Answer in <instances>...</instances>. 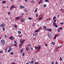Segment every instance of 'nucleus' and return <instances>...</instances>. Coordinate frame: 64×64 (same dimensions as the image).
Segmentation results:
<instances>
[{"mask_svg": "<svg viewBox=\"0 0 64 64\" xmlns=\"http://www.w3.org/2000/svg\"><path fill=\"white\" fill-rule=\"evenodd\" d=\"M24 50V48H22L21 50H20V53H22V52L23 50Z\"/></svg>", "mask_w": 64, "mask_h": 64, "instance_id": "4be33fe9", "label": "nucleus"}, {"mask_svg": "<svg viewBox=\"0 0 64 64\" xmlns=\"http://www.w3.org/2000/svg\"><path fill=\"white\" fill-rule=\"evenodd\" d=\"M11 64H16L15 62H13L11 63Z\"/></svg>", "mask_w": 64, "mask_h": 64, "instance_id": "13d9d810", "label": "nucleus"}, {"mask_svg": "<svg viewBox=\"0 0 64 64\" xmlns=\"http://www.w3.org/2000/svg\"><path fill=\"white\" fill-rule=\"evenodd\" d=\"M43 28H44V29H45V30H46L47 29V28H46V26H44L43 27Z\"/></svg>", "mask_w": 64, "mask_h": 64, "instance_id": "4468645a", "label": "nucleus"}, {"mask_svg": "<svg viewBox=\"0 0 64 64\" xmlns=\"http://www.w3.org/2000/svg\"><path fill=\"white\" fill-rule=\"evenodd\" d=\"M43 2V0H41L39 2L38 4H41L42 2Z\"/></svg>", "mask_w": 64, "mask_h": 64, "instance_id": "f8f14e48", "label": "nucleus"}, {"mask_svg": "<svg viewBox=\"0 0 64 64\" xmlns=\"http://www.w3.org/2000/svg\"><path fill=\"white\" fill-rule=\"evenodd\" d=\"M7 48H6L5 49V53H6L7 52Z\"/></svg>", "mask_w": 64, "mask_h": 64, "instance_id": "72a5a7b5", "label": "nucleus"}, {"mask_svg": "<svg viewBox=\"0 0 64 64\" xmlns=\"http://www.w3.org/2000/svg\"><path fill=\"white\" fill-rule=\"evenodd\" d=\"M20 17L19 16H18L17 17H16L15 18L16 20H17L18 19H19Z\"/></svg>", "mask_w": 64, "mask_h": 64, "instance_id": "412c9836", "label": "nucleus"}, {"mask_svg": "<svg viewBox=\"0 0 64 64\" xmlns=\"http://www.w3.org/2000/svg\"><path fill=\"white\" fill-rule=\"evenodd\" d=\"M3 52V50H1L0 51V53H2Z\"/></svg>", "mask_w": 64, "mask_h": 64, "instance_id": "a19ab883", "label": "nucleus"}, {"mask_svg": "<svg viewBox=\"0 0 64 64\" xmlns=\"http://www.w3.org/2000/svg\"><path fill=\"white\" fill-rule=\"evenodd\" d=\"M43 18V17H42L40 18L39 19V20H42V18Z\"/></svg>", "mask_w": 64, "mask_h": 64, "instance_id": "c9c22d12", "label": "nucleus"}, {"mask_svg": "<svg viewBox=\"0 0 64 64\" xmlns=\"http://www.w3.org/2000/svg\"><path fill=\"white\" fill-rule=\"evenodd\" d=\"M17 45H18L16 44H14V46H17Z\"/></svg>", "mask_w": 64, "mask_h": 64, "instance_id": "79ce46f5", "label": "nucleus"}, {"mask_svg": "<svg viewBox=\"0 0 64 64\" xmlns=\"http://www.w3.org/2000/svg\"><path fill=\"white\" fill-rule=\"evenodd\" d=\"M58 62H56L55 64H58Z\"/></svg>", "mask_w": 64, "mask_h": 64, "instance_id": "774afa93", "label": "nucleus"}, {"mask_svg": "<svg viewBox=\"0 0 64 64\" xmlns=\"http://www.w3.org/2000/svg\"><path fill=\"white\" fill-rule=\"evenodd\" d=\"M14 52H11L10 53V54L12 55H13V54H14Z\"/></svg>", "mask_w": 64, "mask_h": 64, "instance_id": "473e14b6", "label": "nucleus"}, {"mask_svg": "<svg viewBox=\"0 0 64 64\" xmlns=\"http://www.w3.org/2000/svg\"><path fill=\"white\" fill-rule=\"evenodd\" d=\"M5 26V25L4 23H3L2 24L0 25V27H4Z\"/></svg>", "mask_w": 64, "mask_h": 64, "instance_id": "0eeeda50", "label": "nucleus"}, {"mask_svg": "<svg viewBox=\"0 0 64 64\" xmlns=\"http://www.w3.org/2000/svg\"><path fill=\"white\" fill-rule=\"evenodd\" d=\"M51 64H54V61H52V62Z\"/></svg>", "mask_w": 64, "mask_h": 64, "instance_id": "e433bc0d", "label": "nucleus"}, {"mask_svg": "<svg viewBox=\"0 0 64 64\" xmlns=\"http://www.w3.org/2000/svg\"><path fill=\"white\" fill-rule=\"evenodd\" d=\"M1 43H2V45L3 46H4L5 45V40H4L3 39H2L1 41Z\"/></svg>", "mask_w": 64, "mask_h": 64, "instance_id": "f03ea898", "label": "nucleus"}, {"mask_svg": "<svg viewBox=\"0 0 64 64\" xmlns=\"http://www.w3.org/2000/svg\"><path fill=\"white\" fill-rule=\"evenodd\" d=\"M23 43H22V44H20V46L22 47V45H23Z\"/></svg>", "mask_w": 64, "mask_h": 64, "instance_id": "6e6d98bb", "label": "nucleus"}, {"mask_svg": "<svg viewBox=\"0 0 64 64\" xmlns=\"http://www.w3.org/2000/svg\"><path fill=\"white\" fill-rule=\"evenodd\" d=\"M34 48H35V49L36 50L37 49H38V47H36V46H35L34 47Z\"/></svg>", "mask_w": 64, "mask_h": 64, "instance_id": "58836bf2", "label": "nucleus"}, {"mask_svg": "<svg viewBox=\"0 0 64 64\" xmlns=\"http://www.w3.org/2000/svg\"><path fill=\"white\" fill-rule=\"evenodd\" d=\"M11 2H13L14 1V0H10Z\"/></svg>", "mask_w": 64, "mask_h": 64, "instance_id": "052dcab7", "label": "nucleus"}, {"mask_svg": "<svg viewBox=\"0 0 64 64\" xmlns=\"http://www.w3.org/2000/svg\"><path fill=\"white\" fill-rule=\"evenodd\" d=\"M37 8H36L35 10L34 11L35 13H36V12H37Z\"/></svg>", "mask_w": 64, "mask_h": 64, "instance_id": "4c0bfd02", "label": "nucleus"}, {"mask_svg": "<svg viewBox=\"0 0 64 64\" xmlns=\"http://www.w3.org/2000/svg\"><path fill=\"white\" fill-rule=\"evenodd\" d=\"M30 49L32 51H33V48H32V47H31L30 48Z\"/></svg>", "mask_w": 64, "mask_h": 64, "instance_id": "6ab92c4d", "label": "nucleus"}, {"mask_svg": "<svg viewBox=\"0 0 64 64\" xmlns=\"http://www.w3.org/2000/svg\"><path fill=\"white\" fill-rule=\"evenodd\" d=\"M10 45V46H13V43H11Z\"/></svg>", "mask_w": 64, "mask_h": 64, "instance_id": "864d4df0", "label": "nucleus"}, {"mask_svg": "<svg viewBox=\"0 0 64 64\" xmlns=\"http://www.w3.org/2000/svg\"><path fill=\"white\" fill-rule=\"evenodd\" d=\"M8 15H11V14L10 13V12H8Z\"/></svg>", "mask_w": 64, "mask_h": 64, "instance_id": "8fccbe9b", "label": "nucleus"}, {"mask_svg": "<svg viewBox=\"0 0 64 64\" xmlns=\"http://www.w3.org/2000/svg\"><path fill=\"white\" fill-rule=\"evenodd\" d=\"M62 27H60L58 28V29H59V30H60V29L62 30Z\"/></svg>", "mask_w": 64, "mask_h": 64, "instance_id": "3c124183", "label": "nucleus"}, {"mask_svg": "<svg viewBox=\"0 0 64 64\" xmlns=\"http://www.w3.org/2000/svg\"><path fill=\"white\" fill-rule=\"evenodd\" d=\"M56 37L55 36H54V39H56Z\"/></svg>", "mask_w": 64, "mask_h": 64, "instance_id": "603ef678", "label": "nucleus"}, {"mask_svg": "<svg viewBox=\"0 0 64 64\" xmlns=\"http://www.w3.org/2000/svg\"><path fill=\"white\" fill-rule=\"evenodd\" d=\"M35 32H39V30H36L35 31Z\"/></svg>", "mask_w": 64, "mask_h": 64, "instance_id": "5701e85b", "label": "nucleus"}, {"mask_svg": "<svg viewBox=\"0 0 64 64\" xmlns=\"http://www.w3.org/2000/svg\"><path fill=\"white\" fill-rule=\"evenodd\" d=\"M46 30H47V31H50V32H51V31H52V29L49 28H47Z\"/></svg>", "mask_w": 64, "mask_h": 64, "instance_id": "9d476101", "label": "nucleus"}, {"mask_svg": "<svg viewBox=\"0 0 64 64\" xmlns=\"http://www.w3.org/2000/svg\"><path fill=\"white\" fill-rule=\"evenodd\" d=\"M18 34H21V32L20 31H18Z\"/></svg>", "mask_w": 64, "mask_h": 64, "instance_id": "a878e982", "label": "nucleus"}, {"mask_svg": "<svg viewBox=\"0 0 64 64\" xmlns=\"http://www.w3.org/2000/svg\"><path fill=\"white\" fill-rule=\"evenodd\" d=\"M44 7H46V6H47V5L46 4H44L43 5Z\"/></svg>", "mask_w": 64, "mask_h": 64, "instance_id": "c756f323", "label": "nucleus"}, {"mask_svg": "<svg viewBox=\"0 0 64 64\" xmlns=\"http://www.w3.org/2000/svg\"><path fill=\"white\" fill-rule=\"evenodd\" d=\"M38 47V49H40V48H41V46H39Z\"/></svg>", "mask_w": 64, "mask_h": 64, "instance_id": "aec40b11", "label": "nucleus"}, {"mask_svg": "<svg viewBox=\"0 0 64 64\" xmlns=\"http://www.w3.org/2000/svg\"><path fill=\"white\" fill-rule=\"evenodd\" d=\"M21 20H22V21H21V22H23L24 21H25V19L23 18H21Z\"/></svg>", "mask_w": 64, "mask_h": 64, "instance_id": "6e6552de", "label": "nucleus"}, {"mask_svg": "<svg viewBox=\"0 0 64 64\" xmlns=\"http://www.w3.org/2000/svg\"><path fill=\"white\" fill-rule=\"evenodd\" d=\"M56 22V20H55L54 21V22Z\"/></svg>", "mask_w": 64, "mask_h": 64, "instance_id": "e2e57ef3", "label": "nucleus"}, {"mask_svg": "<svg viewBox=\"0 0 64 64\" xmlns=\"http://www.w3.org/2000/svg\"><path fill=\"white\" fill-rule=\"evenodd\" d=\"M60 61H62V60H63L62 59V58H61V56L60 57Z\"/></svg>", "mask_w": 64, "mask_h": 64, "instance_id": "c85d7f7f", "label": "nucleus"}, {"mask_svg": "<svg viewBox=\"0 0 64 64\" xmlns=\"http://www.w3.org/2000/svg\"><path fill=\"white\" fill-rule=\"evenodd\" d=\"M33 63H34V60H32L31 61L30 63V64H33Z\"/></svg>", "mask_w": 64, "mask_h": 64, "instance_id": "b1692460", "label": "nucleus"}, {"mask_svg": "<svg viewBox=\"0 0 64 64\" xmlns=\"http://www.w3.org/2000/svg\"><path fill=\"white\" fill-rule=\"evenodd\" d=\"M60 25H63V24H64V23L63 22H60Z\"/></svg>", "mask_w": 64, "mask_h": 64, "instance_id": "ea45409f", "label": "nucleus"}, {"mask_svg": "<svg viewBox=\"0 0 64 64\" xmlns=\"http://www.w3.org/2000/svg\"><path fill=\"white\" fill-rule=\"evenodd\" d=\"M2 28L3 31H4L5 30V28L3 27Z\"/></svg>", "mask_w": 64, "mask_h": 64, "instance_id": "7c9ffc66", "label": "nucleus"}, {"mask_svg": "<svg viewBox=\"0 0 64 64\" xmlns=\"http://www.w3.org/2000/svg\"><path fill=\"white\" fill-rule=\"evenodd\" d=\"M58 32H60V30H58Z\"/></svg>", "mask_w": 64, "mask_h": 64, "instance_id": "338daca9", "label": "nucleus"}, {"mask_svg": "<svg viewBox=\"0 0 64 64\" xmlns=\"http://www.w3.org/2000/svg\"><path fill=\"white\" fill-rule=\"evenodd\" d=\"M38 64V62H35V64Z\"/></svg>", "mask_w": 64, "mask_h": 64, "instance_id": "5fc2aeb1", "label": "nucleus"}, {"mask_svg": "<svg viewBox=\"0 0 64 64\" xmlns=\"http://www.w3.org/2000/svg\"><path fill=\"white\" fill-rule=\"evenodd\" d=\"M36 26H37L38 27H39L40 26V25L39 24H36Z\"/></svg>", "mask_w": 64, "mask_h": 64, "instance_id": "de8ad7c7", "label": "nucleus"}, {"mask_svg": "<svg viewBox=\"0 0 64 64\" xmlns=\"http://www.w3.org/2000/svg\"><path fill=\"white\" fill-rule=\"evenodd\" d=\"M53 24L54 26H55L56 28H57L58 27V26L56 24V23L55 22H53Z\"/></svg>", "mask_w": 64, "mask_h": 64, "instance_id": "423d86ee", "label": "nucleus"}, {"mask_svg": "<svg viewBox=\"0 0 64 64\" xmlns=\"http://www.w3.org/2000/svg\"><path fill=\"white\" fill-rule=\"evenodd\" d=\"M26 50H28L29 49V48L27 46H26Z\"/></svg>", "mask_w": 64, "mask_h": 64, "instance_id": "dca6fc26", "label": "nucleus"}, {"mask_svg": "<svg viewBox=\"0 0 64 64\" xmlns=\"http://www.w3.org/2000/svg\"><path fill=\"white\" fill-rule=\"evenodd\" d=\"M38 14H36V17H38Z\"/></svg>", "mask_w": 64, "mask_h": 64, "instance_id": "c03bdc74", "label": "nucleus"}, {"mask_svg": "<svg viewBox=\"0 0 64 64\" xmlns=\"http://www.w3.org/2000/svg\"><path fill=\"white\" fill-rule=\"evenodd\" d=\"M28 0H25V2H27Z\"/></svg>", "mask_w": 64, "mask_h": 64, "instance_id": "0e129e2a", "label": "nucleus"}, {"mask_svg": "<svg viewBox=\"0 0 64 64\" xmlns=\"http://www.w3.org/2000/svg\"><path fill=\"white\" fill-rule=\"evenodd\" d=\"M21 47H22V46H19V48L20 49V48H21Z\"/></svg>", "mask_w": 64, "mask_h": 64, "instance_id": "69168bd1", "label": "nucleus"}, {"mask_svg": "<svg viewBox=\"0 0 64 64\" xmlns=\"http://www.w3.org/2000/svg\"><path fill=\"white\" fill-rule=\"evenodd\" d=\"M33 36H37V33H34V34H33Z\"/></svg>", "mask_w": 64, "mask_h": 64, "instance_id": "a211bd4d", "label": "nucleus"}, {"mask_svg": "<svg viewBox=\"0 0 64 64\" xmlns=\"http://www.w3.org/2000/svg\"><path fill=\"white\" fill-rule=\"evenodd\" d=\"M14 43H15V44H17V42H16V41H14Z\"/></svg>", "mask_w": 64, "mask_h": 64, "instance_id": "a18cd8bd", "label": "nucleus"}, {"mask_svg": "<svg viewBox=\"0 0 64 64\" xmlns=\"http://www.w3.org/2000/svg\"><path fill=\"white\" fill-rule=\"evenodd\" d=\"M52 34L51 33H48V36L49 38H52Z\"/></svg>", "mask_w": 64, "mask_h": 64, "instance_id": "39448f33", "label": "nucleus"}, {"mask_svg": "<svg viewBox=\"0 0 64 64\" xmlns=\"http://www.w3.org/2000/svg\"><path fill=\"white\" fill-rule=\"evenodd\" d=\"M51 43L53 45H55V42H52Z\"/></svg>", "mask_w": 64, "mask_h": 64, "instance_id": "2eb2a0df", "label": "nucleus"}, {"mask_svg": "<svg viewBox=\"0 0 64 64\" xmlns=\"http://www.w3.org/2000/svg\"><path fill=\"white\" fill-rule=\"evenodd\" d=\"M59 34H58L55 35L54 36H55L57 37H58V36H59Z\"/></svg>", "mask_w": 64, "mask_h": 64, "instance_id": "f3484780", "label": "nucleus"}, {"mask_svg": "<svg viewBox=\"0 0 64 64\" xmlns=\"http://www.w3.org/2000/svg\"><path fill=\"white\" fill-rule=\"evenodd\" d=\"M13 51V50L12 48V47L11 46H10L9 47V49L8 50V52H10V51L12 52Z\"/></svg>", "mask_w": 64, "mask_h": 64, "instance_id": "7ed1b4c3", "label": "nucleus"}, {"mask_svg": "<svg viewBox=\"0 0 64 64\" xmlns=\"http://www.w3.org/2000/svg\"><path fill=\"white\" fill-rule=\"evenodd\" d=\"M45 2H47L48 3H49V1L48 0H45Z\"/></svg>", "mask_w": 64, "mask_h": 64, "instance_id": "cd10ccee", "label": "nucleus"}, {"mask_svg": "<svg viewBox=\"0 0 64 64\" xmlns=\"http://www.w3.org/2000/svg\"><path fill=\"white\" fill-rule=\"evenodd\" d=\"M34 1L33 0H32V3H34Z\"/></svg>", "mask_w": 64, "mask_h": 64, "instance_id": "bf43d9fd", "label": "nucleus"}, {"mask_svg": "<svg viewBox=\"0 0 64 64\" xmlns=\"http://www.w3.org/2000/svg\"><path fill=\"white\" fill-rule=\"evenodd\" d=\"M20 8H25V7L24 6H20Z\"/></svg>", "mask_w": 64, "mask_h": 64, "instance_id": "ddd939ff", "label": "nucleus"}, {"mask_svg": "<svg viewBox=\"0 0 64 64\" xmlns=\"http://www.w3.org/2000/svg\"><path fill=\"white\" fill-rule=\"evenodd\" d=\"M9 39L11 40V41H13L14 40V38L12 36H10V37H9Z\"/></svg>", "mask_w": 64, "mask_h": 64, "instance_id": "20e7f679", "label": "nucleus"}, {"mask_svg": "<svg viewBox=\"0 0 64 64\" xmlns=\"http://www.w3.org/2000/svg\"><path fill=\"white\" fill-rule=\"evenodd\" d=\"M24 12H27V10L26 8H24Z\"/></svg>", "mask_w": 64, "mask_h": 64, "instance_id": "9b49d317", "label": "nucleus"}, {"mask_svg": "<svg viewBox=\"0 0 64 64\" xmlns=\"http://www.w3.org/2000/svg\"><path fill=\"white\" fill-rule=\"evenodd\" d=\"M14 27H15V28H17V26L16 25H15L14 26Z\"/></svg>", "mask_w": 64, "mask_h": 64, "instance_id": "49530a36", "label": "nucleus"}, {"mask_svg": "<svg viewBox=\"0 0 64 64\" xmlns=\"http://www.w3.org/2000/svg\"><path fill=\"white\" fill-rule=\"evenodd\" d=\"M22 56H24V55H25V53H23V54H22Z\"/></svg>", "mask_w": 64, "mask_h": 64, "instance_id": "4d7b16f0", "label": "nucleus"}, {"mask_svg": "<svg viewBox=\"0 0 64 64\" xmlns=\"http://www.w3.org/2000/svg\"><path fill=\"white\" fill-rule=\"evenodd\" d=\"M31 46V45L30 44H28V45H27V46L28 47H30Z\"/></svg>", "mask_w": 64, "mask_h": 64, "instance_id": "393cba45", "label": "nucleus"}, {"mask_svg": "<svg viewBox=\"0 0 64 64\" xmlns=\"http://www.w3.org/2000/svg\"><path fill=\"white\" fill-rule=\"evenodd\" d=\"M34 40H37V39L36 38H34Z\"/></svg>", "mask_w": 64, "mask_h": 64, "instance_id": "680f3d73", "label": "nucleus"}, {"mask_svg": "<svg viewBox=\"0 0 64 64\" xmlns=\"http://www.w3.org/2000/svg\"><path fill=\"white\" fill-rule=\"evenodd\" d=\"M28 19L29 20H32V18H28Z\"/></svg>", "mask_w": 64, "mask_h": 64, "instance_id": "09e8293b", "label": "nucleus"}, {"mask_svg": "<svg viewBox=\"0 0 64 64\" xmlns=\"http://www.w3.org/2000/svg\"><path fill=\"white\" fill-rule=\"evenodd\" d=\"M22 34L18 36V37H22Z\"/></svg>", "mask_w": 64, "mask_h": 64, "instance_id": "2f4dec72", "label": "nucleus"}, {"mask_svg": "<svg viewBox=\"0 0 64 64\" xmlns=\"http://www.w3.org/2000/svg\"><path fill=\"white\" fill-rule=\"evenodd\" d=\"M14 8V6H11L10 7V10H12V9H13Z\"/></svg>", "mask_w": 64, "mask_h": 64, "instance_id": "1a4fd4ad", "label": "nucleus"}, {"mask_svg": "<svg viewBox=\"0 0 64 64\" xmlns=\"http://www.w3.org/2000/svg\"><path fill=\"white\" fill-rule=\"evenodd\" d=\"M25 41V40L21 38L20 40V44H22V43H23V42H24Z\"/></svg>", "mask_w": 64, "mask_h": 64, "instance_id": "f257e3e1", "label": "nucleus"}, {"mask_svg": "<svg viewBox=\"0 0 64 64\" xmlns=\"http://www.w3.org/2000/svg\"><path fill=\"white\" fill-rule=\"evenodd\" d=\"M42 28L41 27L39 28L38 29V31H40V30H41V29Z\"/></svg>", "mask_w": 64, "mask_h": 64, "instance_id": "bb28decb", "label": "nucleus"}, {"mask_svg": "<svg viewBox=\"0 0 64 64\" xmlns=\"http://www.w3.org/2000/svg\"><path fill=\"white\" fill-rule=\"evenodd\" d=\"M56 17H55V16H54V17H53V20H54V19H56Z\"/></svg>", "mask_w": 64, "mask_h": 64, "instance_id": "37998d69", "label": "nucleus"}, {"mask_svg": "<svg viewBox=\"0 0 64 64\" xmlns=\"http://www.w3.org/2000/svg\"><path fill=\"white\" fill-rule=\"evenodd\" d=\"M2 2V3H3L4 4H5V3H6V1H4L3 2Z\"/></svg>", "mask_w": 64, "mask_h": 64, "instance_id": "f704fd0d", "label": "nucleus"}]
</instances>
